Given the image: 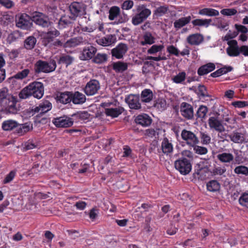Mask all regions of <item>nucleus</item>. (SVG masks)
<instances>
[{
	"label": "nucleus",
	"mask_w": 248,
	"mask_h": 248,
	"mask_svg": "<svg viewBox=\"0 0 248 248\" xmlns=\"http://www.w3.org/2000/svg\"><path fill=\"white\" fill-rule=\"evenodd\" d=\"M17 98L9 93L7 88L0 89V111L16 114L19 111L17 105Z\"/></svg>",
	"instance_id": "nucleus-1"
},
{
	"label": "nucleus",
	"mask_w": 248,
	"mask_h": 248,
	"mask_svg": "<svg viewBox=\"0 0 248 248\" xmlns=\"http://www.w3.org/2000/svg\"><path fill=\"white\" fill-rule=\"evenodd\" d=\"M44 94V87L41 82L34 81L22 89L18 93L20 99H26L32 96L38 99H41Z\"/></svg>",
	"instance_id": "nucleus-2"
},
{
	"label": "nucleus",
	"mask_w": 248,
	"mask_h": 248,
	"mask_svg": "<svg viewBox=\"0 0 248 248\" xmlns=\"http://www.w3.org/2000/svg\"><path fill=\"white\" fill-rule=\"evenodd\" d=\"M56 62L54 60L49 62L38 61L34 65L35 73H48L54 71L56 68Z\"/></svg>",
	"instance_id": "nucleus-3"
},
{
	"label": "nucleus",
	"mask_w": 248,
	"mask_h": 248,
	"mask_svg": "<svg viewBox=\"0 0 248 248\" xmlns=\"http://www.w3.org/2000/svg\"><path fill=\"white\" fill-rule=\"evenodd\" d=\"M217 158L220 162L226 165L230 164L231 168H232L233 166L236 164H240L242 163L238 156H236L234 158L233 155L230 153H220L217 155Z\"/></svg>",
	"instance_id": "nucleus-4"
},
{
	"label": "nucleus",
	"mask_w": 248,
	"mask_h": 248,
	"mask_svg": "<svg viewBox=\"0 0 248 248\" xmlns=\"http://www.w3.org/2000/svg\"><path fill=\"white\" fill-rule=\"evenodd\" d=\"M52 108V104L48 100H43L38 106H33L28 109V112L32 116H37L47 112Z\"/></svg>",
	"instance_id": "nucleus-5"
},
{
	"label": "nucleus",
	"mask_w": 248,
	"mask_h": 248,
	"mask_svg": "<svg viewBox=\"0 0 248 248\" xmlns=\"http://www.w3.org/2000/svg\"><path fill=\"white\" fill-rule=\"evenodd\" d=\"M175 167L181 174L186 175L188 174L192 169L190 161L187 158L182 157L175 161Z\"/></svg>",
	"instance_id": "nucleus-6"
},
{
	"label": "nucleus",
	"mask_w": 248,
	"mask_h": 248,
	"mask_svg": "<svg viewBox=\"0 0 248 248\" xmlns=\"http://www.w3.org/2000/svg\"><path fill=\"white\" fill-rule=\"evenodd\" d=\"M138 13L132 18V23L135 25H138L146 19L151 15V11L146 8L144 5H142L138 9Z\"/></svg>",
	"instance_id": "nucleus-7"
},
{
	"label": "nucleus",
	"mask_w": 248,
	"mask_h": 248,
	"mask_svg": "<svg viewBox=\"0 0 248 248\" xmlns=\"http://www.w3.org/2000/svg\"><path fill=\"white\" fill-rule=\"evenodd\" d=\"M114 105V104L110 101L102 102L100 104V106L105 108L104 112L107 116L116 118L121 114L122 112L117 108L111 107Z\"/></svg>",
	"instance_id": "nucleus-8"
},
{
	"label": "nucleus",
	"mask_w": 248,
	"mask_h": 248,
	"mask_svg": "<svg viewBox=\"0 0 248 248\" xmlns=\"http://www.w3.org/2000/svg\"><path fill=\"white\" fill-rule=\"evenodd\" d=\"M182 139L190 146H194L199 142L198 137L192 132L184 129L181 134Z\"/></svg>",
	"instance_id": "nucleus-9"
},
{
	"label": "nucleus",
	"mask_w": 248,
	"mask_h": 248,
	"mask_svg": "<svg viewBox=\"0 0 248 248\" xmlns=\"http://www.w3.org/2000/svg\"><path fill=\"white\" fill-rule=\"evenodd\" d=\"M99 82L96 79H91L88 82L84 88V92L88 96L95 94L100 89Z\"/></svg>",
	"instance_id": "nucleus-10"
},
{
	"label": "nucleus",
	"mask_w": 248,
	"mask_h": 248,
	"mask_svg": "<svg viewBox=\"0 0 248 248\" xmlns=\"http://www.w3.org/2000/svg\"><path fill=\"white\" fill-rule=\"evenodd\" d=\"M52 123L57 127H69L73 124L74 120L72 118L64 115L54 118Z\"/></svg>",
	"instance_id": "nucleus-11"
},
{
	"label": "nucleus",
	"mask_w": 248,
	"mask_h": 248,
	"mask_svg": "<svg viewBox=\"0 0 248 248\" xmlns=\"http://www.w3.org/2000/svg\"><path fill=\"white\" fill-rule=\"evenodd\" d=\"M32 18L26 14H21L16 22V26L24 30H28L32 26Z\"/></svg>",
	"instance_id": "nucleus-12"
},
{
	"label": "nucleus",
	"mask_w": 248,
	"mask_h": 248,
	"mask_svg": "<svg viewBox=\"0 0 248 248\" xmlns=\"http://www.w3.org/2000/svg\"><path fill=\"white\" fill-rule=\"evenodd\" d=\"M32 21L43 27H47L50 25V22L47 17L42 13L39 12H35L33 13Z\"/></svg>",
	"instance_id": "nucleus-13"
},
{
	"label": "nucleus",
	"mask_w": 248,
	"mask_h": 248,
	"mask_svg": "<svg viewBox=\"0 0 248 248\" xmlns=\"http://www.w3.org/2000/svg\"><path fill=\"white\" fill-rule=\"evenodd\" d=\"M208 123L211 129H214L219 132H222L225 130L222 120L217 116L210 117L208 120Z\"/></svg>",
	"instance_id": "nucleus-14"
},
{
	"label": "nucleus",
	"mask_w": 248,
	"mask_h": 248,
	"mask_svg": "<svg viewBox=\"0 0 248 248\" xmlns=\"http://www.w3.org/2000/svg\"><path fill=\"white\" fill-rule=\"evenodd\" d=\"M228 47L226 48L227 54L230 57H237L239 55V47L237 42L235 40H232L228 42Z\"/></svg>",
	"instance_id": "nucleus-15"
},
{
	"label": "nucleus",
	"mask_w": 248,
	"mask_h": 248,
	"mask_svg": "<svg viewBox=\"0 0 248 248\" xmlns=\"http://www.w3.org/2000/svg\"><path fill=\"white\" fill-rule=\"evenodd\" d=\"M180 112L182 115L187 119H191L193 117V107L187 103L183 102L181 104Z\"/></svg>",
	"instance_id": "nucleus-16"
},
{
	"label": "nucleus",
	"mask_w": 248,
	"mask_h": 248,
	"mask_svg": "<svg viewBox=\"0 0 248 248\" xmlns=\"http://www.w3.org/2000/svg\"><path fill=\"white\" fill-rule=\"evenodd\" d=\"M125 102L131 109H138L141 108L139 96L138 95L130 94L125 98Z\"/></svg>",
	"instance_id": "nucleus-17"
},
{
	"label": "nucleus",
	"mask_w": 248,
	"mask_h": 248,
	"mask_svg": "<svg viewBox=\"0 0 248 248\" xmlns=\"http://www.w3.org/2000/svg\"><path fill=\"white\" fill-rule=\"evenodd\" d=\"M80 38H73L69 40H67L66 42L64 43L61 40L58 39L55 41L53 45L55 46H64L67 47H74L78 45L79 43V40Z\"/></svg>",
	"instance_id": "nucleus-18"
},
{
	"label": "nucleus",
	"mask_w": 248,
	"mask_h": 248,
	"mask_svg": "<svg viewBox=\"0 0 248 248\" xmlns=\"http://www.w3.org/2000/svg\"><path fill=\"white\" fill-rule=\"evenodd\" d=\"M96 51V48L93 46L86 47L83 49L80 58L82 60H90L93 57Z\"/></svg>",
	"instance_id": "nucleus-19"
},
{
	"label": "nucleus",
	"mask_w": 248,
	"mask_h": 248,
	"mask_svg": "<svg viewBox=\"0 0 248 248\" xmlns=\"http://www.w3.org/2000/svg\"><path fill=\"white\" fill-rule=\"evenodd\" d=\"M69 10L74 16L81 15L84 11L83 4L82 2L74 1L70 5Z\"/></svg>",
	"instance_id": "nucleus-20"
},
{
	"label": "nucleus",
	"mask_w": 248,
	"mask_h": 248,
	"mask_svg": "<svg viewBox=\"0 0 248 248\" xmlns=\"http://www.w3.org/2000/svg\"><path fill=\"white\" fill-rule=\"evenodd\" d=\"M71 102L75 105H81L84 103L86 100L85 95L78 91L71 92Z\"/></svg>",
	"instance_id": "nucleus-21"
},
{
	"label": "nucleus",
	"mask_w": 248,
	"mask_h": 248,
	"mask_svg": "<svg viewBox=\"0 0 248 248\" xmlns=\"http://www.w3.org/2000/svg\"><path fill=\"white\" fill-rule=\"evenodd\" d=\"M116 42V37L115 35L108 34L96 40L97 43L102 46H109Z\"/></svg>",
	"instance_id": "nucleus-22"
},
{
	"label": "nucleus",
	"mask_w": 248,
	"mask_h": 248,
	"mask_svg": "<svg viewBox=\"0 0 248 248\" xmlns=\"http://www.w3.org/2000/svg\"><path fill=\"white\" fill-rule=\"evenodd\" d=\"M135 122L143 126H148L151 125L152 119L147 114L143 113L138 115L135 118Z\"/></svg>",
	"instance_id": "nucleus-23"
},
{
	"label": "nucleus",
	"mask_w": 248,
	"mask_h": 248,
	"mask_svg": "<svg viewBox=\"0 0 248 248\" xmlns=\"http://www.w3.org/2000/svg\"><path fill=\"white\" fill-rule=\"evenodd\" d=\"M161 150L164 154L168 155L172 153L173 146L172 140L166 137L163 138L161 142Z\"/></svg>",
	"instance_id": "nucleus-24"
},
{
	"label": "nucleus",
	"mask_w": 248,
	"mask_h": 248,
	"mask_svg": "<svg viewBox=\"0 0 248 248\" xmlns=\"http://www.w3.org/2000/svg\"><path fill=\"white\" fill-rule=\"evenodd\" d=\"M203 36L200 33L192 34L186 38L187 43L193 46L199 45L203 42Z\"/></svg>",
	"instance_id": "nucleus-25"
},
{
	"label": "nucleus",
	"mask_w": 248,
	"mask_h": 248,
	"mask_svg": "<svg viewBox=\"0 0 248 248\" xmlns=\"http://www.w3.org/2000/svg\"><path fill=\"white\" fill-rule=\"evenodd\" d=\"M216 65L214 63L208 62L200 66L197 70V73L199 76H204L214 71Z\"/></svg>",
	"instance_id": "nucleus-26"
},
{
	"label": "nucleus",
	"mask_w": 248,
	"mask_h": 248,
	"mask_svg": "<svg viewBox=\"0 0 248 248\" xmlns=\"http://www.w3.org/2000/svg\"><path fill=\"white\" fill-rule=\"evenodd\" d=\"M71 92H64L57 93L56 97L57 102L63 104H67L71 102Z\"/></svg>",
	"instance_id": "nucleus-27"
},
{
	"label": "nucleus",
	"mask_w": 248,
	"mask_h": 248,
	"mask_svg": "<svg viewBox=\"0 0 248 248\" xmlns=\"http://www.w3.org/2000/svg\"><path fill=\"white\" fill-rule=\"evenodd\" d=\"M60 35V32L56 29L48 31L44 35L43 42L45 45H46L53 41L55 37Z\"/></svg>",
	"instance_id": "nucleus-28"
},
{
	"label": "nucleus",
	"mask_w": 248,
	"mask_h": 248,
	"mask_svg": "<svg viewBox=\"0 0 248 248\" xmlns=\"http://www.w3.org/2000/svg\"><path fill=\"white\" fill-rule=\"evenodd\" d=\"M191 17L190 16L186 17H182L177 20H176L174 23V27L176 30H179L186 25L190 23Z\"/></svg>",
	"instance_id": "nucleus-29"
},
{
	"label": "nucleus",
	"mask_w": 248,
	"mask_h": 248,
	"mask_svg": "<svg viewBox=\"0 0 248 248\" xmlns=\"http://www.w3.org/2000/svg\"><path fill=\"white\" fill-rule=\"evenodd\" d=\"M39 145V142L36 138H31L22 143L23 149L25 151L37 148Z\"/></svg>",
	"instance_id": "nucleus-30"
},
{
	"label": "nucleus",
	"mask_w": 248,
	"mask_h": 248,
	"mask_svg": "<svg viewBox=\"0 0 248 248\" xmlns=\"http://www.w3.org/2000/svg\"><path fill=\"white\" fill-rule=\"evenodd\" d=\"M112 57L117 59H121L124 55V44L120 43L116 47L111 50Z\"/></svg>",
	"instance_id": "nucleus-31"
},
{
	"label": "nucleus",
	"mask_w": 248,
	"mask_h": 248,
	"mask_svg": "<svg viewBox=\"0 0 248 248\" xmlns=\"http://www.w3.org/2000/svg\"><path fill=\"white\" fill-rule=\"evenodd\" d=\"M90 115L86 111H79L73 114L71 116L73 120L76 122L81 121H85L88 120Z\"/></svg>",
	"instance_id": "nucleus-32"
},
{
	"label": "nucleus",
	"mask_w": 248,
	"mask_h": 248,
	"mask_svg": "<svg viewBox=\"0 0 248 248\" xmlns=\"http://www.w3.org/2000/svg\"><path fill=\"white\" fill-rule=\"evenodd\" d=\"M169 10V6L164 5L157 7L153 12V18H158L166 14Z\"/></svg>",
	"instance_id": "nucleus-33"
},
{
	"label": "nucleus",
	"mask_w": 248,
	"mask_h": 248,
	"mask_svg": "<svg viewBox=\"0 0 248 248\" xmlns=\"http://www.w3.org/2000/svg\"><path fill=\"white\" fill-rule=\"evenodd\" d=\"M18 125V124L16 121L10 119L3 122L1 127L4 131H11L17 127Z\"/></svg>",
	"instance_id": "nucleus-34"
},
{
	"label": "nucleus",
	"mask_w": 248,
	"mask_h": 248,
	"mask_svg": "<svg viewBox=\"0 0 248 248\" xmlns=\"http://www.w3.org/2000/svg\"><path fill=\"white\" fill-rule=\"evenodd\" d=\"M199 14L208 16H216L219 15V12L216 9L209 8H203L199 10Z\"/></svg>",
	"instance_id": "nucleus-35"
},
{
	"label": "nucleus",
	"mask_w": 248,
	"mask_h": 248,
	"mask_svg": "<svg viewBox=\"0 0 248 248\" xmlns=\"http://www.w3.org/2000/svg\"><path fill=\"white\" fill-rule=\"evenodd\" d=\"M211 19H196L192 21L191 23L193 26L205 27H208L211 22Z\"/></svg>",
	"instance_id": "nucleus-36"
},
{
	"label": "nucleus",
	"mask_w": 248,
	"mask_h": 248,
	"mask_svg": "<svg viewBox=\"0 0 248 248\" xmlns=\"http://www.w3.org/2000/svg\"><path fill=\"white\" fill-rule=\"evenodd\" d=\"M153 94L150 89H144L141 93V99L142 102L145 103L150 102L153 99Z\"/></svg>",
	"instance_id": "nucleus-37"
},
{
	"label": "nucleus",
	"mask_w": 248,
	"mask_h": 248,
	"mask_svg": "<svg viewBox=\"0 0 248 248\" xmlns=\"http://www.w3.org/2000/svg\"><path fill=\"white\" fill-rule=\"evenodd\" d=\"M207 189L210 192H216L220 189V185L216 180H211L206 184Z\"/></svg>",
	"instance_id": "nucleus-38"
},
{
	"label": "nucleus",
	"mask_w": 248,
	"mask_h": 248,
	"mask_svg": "<svg viewBox=\"0 0 248 248\" xmlns=\"http://www.w3.org/2000/svg\"><path fill=\"white\" fill-rule=\"evenodd\" d=\"M229 137L231 140L235 143H242L244 140L243 134L237 132H233L230 135Z\"/></svg>",
	"instance_id": "nucleus-39"
},
{
	"label": "nucleus",
	"mask_w": 248,
	"mask_h": 248,
	"mask_svg": "<svg viewBox=\"0 0 248 248\" xmlns=\"http://www.w3.org/2000/svg\"><path fill=\"white\" fill-rule=\"evenodd\" d=\"M36 43V39L32 36L28 37L24 41V46L27 49H32Z\"/></svg>",
	"instance_id": "nucleus-40"
},
{
	"label": "nucleus",
	"mask_w": 248,
	"mask_h": 248,
	"mask_svg": "<svg viewBox=\"0 0 248 248\" xmlns=\"http://www.w3.org/2000/svg\"><path fill=\"white\" fill-rule=\"evenodd\" d=\"M71 23L70 17L67 16H62L59 21L58 28L60 29L65 28L69 24Z\"/></svg>",
	"instance_id": "nucleus-41"
},
{
	"label": "nucleus",
	"mask_w": 248,
	"mask_h": 248,
	"mask_svg": "<svg viewBox=\"0 0 248 248\" xmlns=\"http://www.w3.org/2000/svg\"><path fill=\"white\" fill-rule=\"evenodd\" d=\"M186 78V73L185 72L183 71L179 73L176 76H174L172 80L174 83L176 84L182 83L183 81H184Z\"/></svg>",
	"instance_id": "nucleus-42"
},
{
	"label": "nucleus",
	"mask_w": 248,
	"mask_h": 248,
	"mask_svg": "<svg viewBox=\"0 0 248 248\" xmlns=\"http://www.w3.org/2000/svg\"><path fill=\"white\" fill-rule=\"evenodd\" d=\"M30 72V71L29 69H24L21 71H19L14 75L12 78L18 80H22L27 77Z\"/></svg>",
	"instance_id": "nucleus-43"
},
{
	"label": "nucleus",
	"mask_w": 248,
	"mask_h": 248,
	"mask_svg": "<svg viewBox=\"0 0 248 248\" xmlns=\"http://www.w3.org/2000/svg\"><path fill=\"white\" fill-rule=\"evenodd\" d=\"M201 142L203 145H208L211 142V138L210 135L206 131L200 132Z\"/></svg>",
	"instance_id": "nucleus-44"
},
{
	"label": "nucleus",
	"mask_w": 248,
	"mask_h": 248,
	"mask_svg": "<svg viewBox=\"0 0 248 248\" xmlns=\"http://www.w3.org/2000/svg\"><path fill=\"white\" fill-rule=\"evenodd\" d=\"M158 132L157 129L155 130L154 128H148L144 131V136L146 138L149 139H156V136H158Z\"/></svg>",
	"instance_id": "nucleus-45"
},
{
	"label": "nucleus",
	"mask_w": 248,
	"mask_h": 248,
	"mask_svg": "<svg viewBox=\"0 0 248 248\" xmlns=\"http://www.w3.org/2000/svg\"><path fill=\"white\" fill-rule=\"evenodd\" d=\"M73 61V58L69 55H66L61 56L58 61L59 64H64L67 66L71 64Z\"/></svg>",
	"instance_id": "nucleus-46"
},
{
	"label": "nucleus",
	"mask_w": 248,
	"mask_h": 248,
	"mask_svg": "<svg viewBox=\"0 0 248 248\" xmlns=\"http://www.w3.org/2000/svg\"><path fill=\"white\" fill-rule=\"evenodd\" d=\"M143 40L141 42L142 45H151L155 43V38L150 33H145L143 37Z\"/></svg>",
	"instance_id": "nucleus-47"
},
{
	"label": "nucleus",
	"mask_w": 248,
	"mask_h": 248,
	"mask_svg": "<svg viewBox=\"0 0 248 248\" xmlns=\"http://www.w3.org/2000/svg\"><path fill=\"white\" fill-rule=\"evenodd\" d=\"M107 55L104 53H98L93 58V61L96 63L101 64L107 61Z\"/></svg>",
	"instance_id": "nucleus-48"
},
{
	"label": "nucleus",
	"mask_w": 248,
	"mask_h": 248,
	"mask_svg": "<svg viewBox=\"0 0 248 248\" xmlns=\"http://www.w3.org/2000/svg\"><path fill=\"white\" fill-rule=\"evenodd\" d=\"M164 48L163 45H154L147 50V53L149 54H155L157 52L162 51Z\"/></svg>",
	"instance_id": "nucleus-49"
},
{
	"label": "nucleus",
	"mask_w": 248,
	"mask_h": 248,
	"mask_svg": "<svg viewBox=\"0 0 248 248\" xmlns=\"http://www.w3.org/2000/svg\"><path fill=\"white\" fill-rule=\"evenodd\" d=\"M234 172L237 175H244L247 176L248 175V168L245 166H238L235 168Z\"/></svg>",
	"instance_id": "nucleus-50"
},
{
	"label": "nucleus",
	"mask_w": 248,
	"mask_h": 248,
	"mask_svg": "<svg viewBox=\"0 0 248 248\" xmlns=\"http://www.w3.org/2000/svg\"><path fill=\"white\" fill-rule=\"evenodd\" d=\"M109 19L114 20L120 14V8L117 6L112 7L109 11Z\"/></svg>",
	"instance_id": "nucleus-51"
},
{
	"label": "nucleus",
	"mask_w": 248,
	"mask_h": 248,
	"mask_svg": "<svg viewBox=\"0 0 248 248\" xmlns=\"http://www.w3.org/2000/svg\"><path fill=\"white\" fill-rule=\"evenodd\" d=\"M111 65L113 70L116 73L122 72L124 71V62H113Z\"/></svg>",
	"instance_id": "nucleus-52"
},
{
	"label": "nucleus",
	"mask_w": 248,
	"mask_h": 248,
	"mask_svg": "<svg viewBox=\"0 0 248 248\" xmlns=\"http://www.w3.org/2000/svg\"><path fill=\"white\" fill-rule=\"evenodd\" d=\"M16 170H11L6 175L5 178L2 181V184H7L11 182L16 176Z\"/></svg>",
	"instance_id": "nucleus-53"
},
{
	"label": "nucleus",
	"mask_w": 248,
	"mask_h": 248,
	"mask_svg": "<svg viewBox=\"0 0 248 248\" xmlns=\"http://www.w3.org/2000/svg\"><path fill=\"white\" fill-rule=\"evenodd\" d=\"M208 108L206 106H200L197 112V116L201 119H203L206 116Z\"/></svg>",
	"instance_id": "nucleus-54"
},
{
	"label": "nucleus",
	"mask_w": 248,
	"mask_h": 248,
	"mask_svg": "<svg viewBox=\"0 0 248 248\" xmlns=\"http://www.w3.org/2000/svg\"><path fill=\"white\" fill-rule=\"evenodd\" d=\"M192 147H193L195 153L200 155H205L208 152L207 148L205 147L197 145L196 144Z\"/></svg>",
	"instance_id": "nucleus-55"
},
{
	"label": "nucleus",
	"mask_w": 248,
	"mask_h": 248,
	"mask_svg": "<svg viewBox=\"0 0 248 248\" xmlns=\"http://www.w3.org/2000/svg\"><path fill=\"white\" fill-rule=\"evenodd\" d=\"M99 214V209L96 207L92 208L89 212V217L90 219L92 221H94L98 217Z\"/></svg>",
	"instance_id": "nucleus-56"
},
{
	"label": "nucleus",
	"mask_w": 248,
	"mask_h": 248,
	"mask_svg": "<svg viewBox=\"0 0 248 248\" xmlns=\"http://www.w3.org/2000/svg\"><path fill=\"white\" fill-rule=\"evenodd\" d=\"M237 13V10L234 8L223 9L220 11V13L226 16H234Z\"/></svg>",
	"instance_id": "nucleus-57"
},
{
	"label": "nucleus",
	"mask_w": 248,
	"mask_h": 248,
	"mask_svg": "<svg viewBox=\"0 0 248 248\" xmlns=\"http://www.w3.org/2000/svg\"><path fill=\"white\" fill-rule=\"evenodd\" d=\"M155 106L160 110H164L167 107L166 101L162 98L158 99L156 101Z\"/></svg>",
	"instance_id": "nucleus-58"
},
{
	"label": "nucleus",
	"mask_w": 248,
	"mask_h": 248,
	"mask_svg": "<svg viewBox=\"0 0 248 248\" xmlns=\"http://www.w3.org/2000/svg\"><path fill=\"white\" fill-rule=\"evenodd\" d=\"M239 203L248 208V193H243L239 199Z\"/></svg>",
	"instance_id": "nucleus-59"
},
{
	"label": "nucleus",
	"mask_w": 248,
	"mask_h": 248,
	"mask_svg": "<svg viewBox=\"0 0 248 248\" xmlns=\"http://www.w3.org/2000/svg\"><path fill=\"white\" fill-rule=\"evenodd\" d=\"M197 94L202 97H208L209 95L208 94L207 90L205 86L200 85L198 86L197 90Z\"/></svg>",
	"instance_id": "nucleus-60"
},
{
	"label": "nucleus",
	"mask_w": 248,
	"mask_h": 248,
	"mask_svg": "<svg viewBox=\"0 0 248 248\" xmlns=\"http://www.w3.org/2000/svg\"><path fill=\"white\" fill-rule=\"evenodd\" d=\"M231 105L235 108H243L248 106V102L245 101H236L232 102Z\"/></svg>",
	"instance_id": "nucleus-61"
},
{
	"label": "nucleus",
	"mask_w": 248,
	"mask_h": 248,
	"mask_svg": "<svg viewBox=\"0 0 248 248\" xmlns=\"http://www.w3.org/2000/svg\"><path fill=\"white\" fill-rule=\"evenodd\" d=\"M167 51L170 54L174 55L176 56H179V50L173 45H170L167 47Z\"/></svg>",
	"instance_id": "nucleus-62"
},
{
	"label": "nucleus",
	"mask_w": 248,
	"mask_h": 248,
	"mask_svg": "<svg viewBox=\"0 0 248 248\" xmlns=\"http://www.w3.org/2000/svg\"><path fill=\"white\" fill-rule=\"evenodd\" d=\"M226 171V169L225 166L217 167L215 168L213 170V173L214 175H221L225 173Z\"/></svg>",
	"instance_id": "nucleus-63"
},
{
	"label": "nucleus",
	"mask_w": 248,
	"mask_h": 248,
	"mask_svg": "<svg viewBox=\"0 0 248 248\" xmlns=\"http://www.w3.org/2000/svg\"><path fill=\"white\" fill-rule=\"evenodd\" d=\"M232 69L233 68L231 66H224L218 69L217 71L221 76V75L226 74L227 73L232 71Z\"/></svg>",
	"instance_id": "nucleus-64"
}]
</instances>
